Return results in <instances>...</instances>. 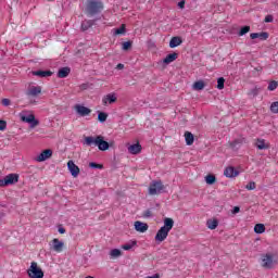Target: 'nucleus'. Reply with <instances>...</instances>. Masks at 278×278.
<instances>
[{
  "instance_id": "obj_33",
  "label": "nucleus",
  "mask_w": 278,
  "mask_h": 278,
  "mask_svg": "<svg viewBox=\"0 0 278 278\" xmlns=\"http://www.w3.org/2000/svg\"><path fill=\"white\" fill-rule=\"evenodd\" d=\"M250 31H251V26H243L238 33V36H245V34H249Z\"/></svg>"
},
{
  "instance_id": "obj_31",
  "label": "nucleus",
  "mask_w": 278,
  "mask_h": 278,
  "mask_svg": "<svg viewBox=\"0 0 278 278\" xmlns=\"http://www.w3.org/2000/svg\"><path fill=\"white\" fill-rule=\"evenodd\" d=\"M137 244V241H130V243L124 244L122 249H124V251H131V249H134V247H136Z\"/></svg>"
},
{
  "instance_id": "obj_22",
  "label": "nucleus",
  "mask_w": 278,
  "mask_h": 278,
  "mask_svg": "<svg viewBox=\"0 0 278 278\" xmlns=\"http://www.w3.org/2000/svg\"><path fill=\"white\" fill-rule=\"evenodd\" d=\"M67 75H71V67H62L58 72V77L60 79L66 78Z\"/></svg>"
},
{
  "instance_id": "obj_6",
  "label": "nucleus",
  "mask_w": 278,
  "mask_h": 278,
  "mask_svg": "<svg viewBox=\"0 0 278 278\" xmlns=\"http://www.w3.org/2000/svg\"><path fill=\"white\" fill-rule=\"evenodd\" d=\"M18 174H9L2 179H0V188H5L8 186H14V184H18Z\"/></svg>"
},
{
  "instance_id": "obj_4",
  "label": "nucleus",
  "mask_w": 278,
  "mask_h": 278,
  "mask_svg": "<svg viewBox=\"0 0 278 278\" xmlns=\"http://www.w3.org/2000/svg\"><path fill=\"white\" fill-rule=\"evenodd\" d=\"M27 275L29 278H45V271H42V268H40L36 262L30 263Z\"/></svg>"
},
{
  "instance_id": "obj_8",
  "label": "nucleus",
  "mask_w": 278,
  "mask_h": 278,
  "mask_svg": "<svg viewBox=\"0 0 278 278\" xmlns=\"http://www.w3.org/2000/svg\"><path fill=\"white\" fill-rule=\"evenodd\" d=\"M21 119L23 121V123H28L31 127V129H34V127H38V125H40V122L38 119H36V116L34 114H29L27 116L23 115L21 117Z\"/></svg>"
},
{
  "instance_id": "obj_5",
  "label": "nucleus",
  "mask_w": 278,
  "mask_h": 278,
  "mask_svg": "<svg viewBox=\"0 0 278 278\" xmlns=\"http://www.w3.org/2000/svg\"><path fill=\"white\" fill-rule=\"evenodd\" d=\"M164 188L162 180H153L149 186V194L152 197L155 194H162L164 192Z\"/></svg>"
},
{
  "instance_id": "obj_29",
  "label": "nucleus",
  "mask_w": 278,
  "mask_h": 278,
  "mask_svg": "<svg viewBox=\"0 0 278 278\" xmlns=\"http://www.w3.org/2000/svg\"><path fill=\"white\" fill-rule=\"evenodd\" d=\"M264 231H266V226H264V224H256L254 226L255 233H264Z\"/></svg>"
},
{
  "instance_id": "obj_49",
  "label": "nucleus",
  "mask_w": 278,
  "mask_h": 278,
  "mask_svg": "<svg viewBox=\"0 0 278 278\" xmlns=\"http://www.w3.org/2000/svg\"><path fill=\"white\" fill-rule=\"evenodd\" d=\"M146 278H160V274H155V275H153V276H148V277H146Z\"/></svg>"
},
{
  "instance_id": "obj_34",
  "label": "nucleus",
  "mask_w": 278,
  "mask_h": 278,
  "mask_svg": "<svg viewBox=\"0 0 278 278\" xmlns=\"http://www.w3.org/2000/svg\"><path fill=\"white\" fill-rule=\"evenodd\" d=\"M98 121H99L100 123H105V122L108 121V113H105V112H100V113L98 114Z\"/></svg>"
},
{
  "instance_id": "obj_48",
  "label": "nucleus",
  "mask_w": 278,
  "mask_h": 278,
  "mask_svg": "<svg viewBox=\"0 0 278 278\" xmlns=\"http://www.w3.org/2000/svg\"><path fill=\"white\" fill-rule=\"evenodd\" d=\"M59 233H66V229L64 227H59Z\"/></svg>"
},
{
  "instance_id": "obj_24",
  "label": "nucleus",
  "mask_w": 278,
  "mask_h": 278,
  "mask_svg": "<svg viewBox=\"0 0 278 278\" xmlns=\"http://www.w3.org/2000/svg\"><path fill=\"white\" fill-rule=\"evenodd\" d=\"M185 140H186V144H188V147H191V144H194V135H192V132L190 131H186Z\"/></svg>"
},
{
  "instance_id": "obj_53",
  "label": "nucleus",
  "mask_w": 278,
  "mask_h": 278,
  "mask_svg": "<svg viewBox=\"0 0 278 278\" xmlns=\"http://www.w3.org/2000/svg\"><path fill=\"white\" fill-rule=\"evenodd\" d=\"M86 278H94V277H92V276H87Z\"/></svg>"
},
{
  "instance_id": "obj_41",
  "label": "nucleus",
  "mask_w": 278,
  "mask_h": 278,
  "mask_svg": "<svg viewBox=\"0 0 278 278\" xmlns=\"http://www.w3.org/2000/svg\"><path fill=\"white\" fill-rule=\"evenodd\" d=\"M151 216H153V212L151 211V208H148L142 213L143 218H151Z\"/></svg>"
},
{
  "instance_id": "obj_17",
  "label": "nucleus",
  "mask_w": 278,
  "mask_h": 278,
  "mask_svg": "<svg viewBox=\"0 0 278 278\" xmlns=\"http://www.w3.org/2000/svg\"><path fill=\"white\" fill-rule=\"evenodd\" d=\"M135 229L139 231V233H144L149 231V225L142 222H135Z\"/></svg>"
},
{
  "instance_id": "obj_16",
  "label": "nucleus",
  "mask_w": 278,
  "mask_h": 278,
  "mask_svg": "<svg viewBox=\"0 0 278 278\" xmlns=\"http://www.w3.org/2000/svg\"><path fill=\"white\" fill-rule=\"evenodd\" d=\"M42 92V87L40 86H33L26 92L27 97H38Z\"/></svg>"
},
{
  "instance_id": "obj_45",
  "label": "nucleus",
  "mask_w": 278,
  "mask_h": 278,
  "mask_svg": "<svg viewBox=\"0 0 278 278\" xmlns=\"http://www.w3.org/2000/svg\"><path fill=\"white\" fill-rule=\"evenodd\" d=\"M273 21H274L273 15H267V16L265 17V23H273Z\"/></svg>"
},
{
  "instance_id": "obj_13",
  "label": "nucleus",
  "mask_w": 278,
  "mask_h": 278,
  "mask_svg": "<svg viewBox=\"0 0 278 278\" xmlns=\"http://www.w3.org/2000/svg\"><path fill=\"white\" fill-rule=\"evenodd\" d=\"M116 101H117L116 93H108L106 96L103 97L102 104L112 105V103H116Z\"/></svg>"
},
{
  "instance_id": "obj_50",
  "label": "nucleus",
  "mask_w": 278,
  "mask_h": 278,
  "mask_svg": "<svg viewBox=\"0 0 278 278\" xmlns=\"http://www.w3.org/2000/svg\"><path fill=\"white\" fill-rule=\"evenodd\" d=\"M80 88H81V90H86V89L88 88V85H87V84H83V85L80 86Z\"/></svg>"
},
{
  "instance_id": "obj_10",
  "label": "nucleus",
  "mask_w": 278,
  "mask_h": 278,
  "mask_svg": "<svg viewBox=\"0 0 278 278\" xmlns=\"http://www.w3.org/2000/svg\"><path fill=\"white\" fill-rule=\"evenodd\" d=\"M67 168L72 175V177H79V166L75 164L73 161L67 162Z\"/></svg>"
},
{
  "instance_id": "obj_2",
  "label": "nucleus",
  "mask_w": 278,
  "mask_h": 278,
  "mask_svg": "<svg viewBox=\"0 0 278 278\" xmlns=\"http://www.w3.org/2000/svg\"><path fill=\"white\" fill-rule=\"evenodd\" d=\"M84 144L87 147H98L99 151H108L110 149V143L101 135L85 137Z\"/></svg>"
},
{
  "instance_id": "obj_9",
  "label": "nucleus",
  "mask_w": 278,
  "mask_h": 278,
  "mask_svg": "<svg viewBox=\"0 0 278 278\" xmlns=\"http://www.w3.org/2000/svg\"><path fill=\"white\" fill-rule=\"evenodd\" d=\"M53 155V150L47 149L43 150L38 156L37 162H47Z\"/></svg>"
},
{
  "instance_id": "obj_44",
  "label": "nucleus",
  "mask_w": 278,
  "mask_h": 278,
  "mask_svg": "<svg viewBox=\"0 0 278 278\" xmlns=\"http://www.w3.org/2000/svg\"><path fill=\"white\" fill-rule=\"evenodd\" d=\"M178 8H180V10H184V8H186V0H181L180 2H178Z\"/></svg>"
},
{
  "instance_id": "obj_35",
  "label": "nucleus",
  "mask_w": 278,
  "mask_h": 278,
  "mask_svg": "<svg viewBox=\"0 0 278 278\" xmlns=\"http://www.w3.org/2000/svg\"><path fill=\"white\" fill-rule=\"evenodd\" d=\"M134 45L132 41H125L122 43V50L123 51H129L131 49V46Z\"/></svg>"
},
{
  "instance_id": "obj_32",
  "label": "nucleus",
  "mask_w": 278,
  "mask_h": 278,
  "mask_svg": "<svg viewBox=\"0 0 278 278\" xmlns=\"http://www.w3.org/2000/svg\"><path fill=\"white\" fill-rule=\"evenodd\" d=\"M205 181L208 186H213V184H216V176L214 175H207L205 177Z\"/></svg>"
},
{
  "instance_id": "obj_18",
  "label": "nucleus",
  "mask_w": 278,
  "mask_h": 278,
  "mask_svg": "<svg viewBox=\"0 0 278 278\" xmlns=\"http://www.w3.org/2000/svg\"><path fill=\"white\" fill-rule=\"evenodd\" d=\"M250 38L252 40H255L258 38V40H268V33L262 31V33H252L250 34Z\"/></svg>"
},
{
  "instance_id": "obj_37",
  "label": "nucleus",
  "mask_w": 278,
  "mask_h": 278,
  "mask_svg": "<svg viewBox=\"0 0 278 278\" xmlns=\"http://www.w3.org/2000/svg\"><path fill=\"white\" fill-rule=\"evenodd\" d=\"M121 34H125V24H123L119 28L114 29L115 36H121Z\"/></svg>"
},
{
  "instance_id": "obj_27",
  "label": "nucleus",
  "mask_w": 278,
  "mask_h": 278,
  "mask_svg": "<svg viewBox=\"0 0 278 278\" xmlns=\"http://www.w3.org/2000/svg\"><path fill=\"white\" fill-rule=\"evenodd\" d=\"M206 226L208 229H216V227H218V219H207Z\"/></svg>"
},
{
  "instance_id": "obj_38",
  "label": "nucleus",
  "mask_w": 278,
  "mask_h": 278,
  "mask_svg": "<svg viewBox=\"0 0 278 278\" xmlns=\"http://www.w3.org/2000/svg\"><path fill=\"white\" fill-rule=\"evenodd\" d=\"M278 83L276 80H271L267 87V90H277Z\"/></svg>"
},
{
  "instance_id": "obj_7",
  "label": "nucleus",
  "mask_w": 278,
  "mask_h": 278,
  "mask_svg": "<svg viewBox=\"0 0 278 278\" xmlns=\"http://www.w3.org/2000/svg\"><path fill=\"white\" fill-rule=\"evenodd\" d=\"M262 266L263 268H273L275 266V260L273 258V254L267 253L262 256Z\"/></svg>"
},
{
  "instance_id": "obj_11",
  "label": "nucleus",
  "mask_w": 278,
  "mask_h": 278,
  "mask_svg": "<svg viewBox=\"0 0 278 278\" xmlns=\"http://www.w3.org/2000/svg\"><path fill=\"white\" fill-rule=\"evenodd\" d=\"M244 142H247V139L244 137H240L238 139H235L233 141L229 142V147L230 149H233V151L240 149V147H242V144H244Z\"/></svg>"
},
{
  "instance_id": "obj_21",
  "label": "nucleus",
  "mask_w": 278,
  "mask_h": 278,
  "mask_svg": "<svg viewBox=\"0 0 278 278\" xmlns=\"http://www.w3.org/2000/svg\"><path fill=\"white\" fill-rule=\"evenodd\" d=\"M177 58H179V54L177 52L169 53L163 60V64H170V63L175 62V60H177Z\"/></svg>"
},
{
  "instance_id": "obj_23",
  "label": "nucleus",
  "mask_w": 278,
  "mask_h": 278,
  "mask_svg": "<svg viewBox=\"0 0 278 278\" xmlns=\"http://www.w3.org/2000/svg\"><path fill=\"white\" fill-rule=\"evenodd\" d=\"M33 75H35V77H51V75H53V72L51 71H34Z\"/></svg>"
},
{
  "instance_id": "obj_51",
  "label": "nucleus",
  "mask_w": 278,
  "mask_h": 278,
  "mask_svg": "<svg viewBox=\"0 0 278 278\" xmlns=\"http://www.w3.org/2000/svg\"><path fill=\"white\" fill-rule=\"evenodd\" d=\"M252 94H253L254 97H257V89H252Z\"/></svg>"
},
{
  "instance_id": "obj_46",
  "label": "nucleus",
  "mask_w": 278,
  "mask_h": 278,
  "mask_svg": "<svg viewBox=\"0 0 278 278\" xmlns=\"http://www.w3.org/2000/svg\"><path fill=\"white\" fill-rule=\"evenodd\" d=\"M2 105H5V106H8V105H10V99H2Z\"/></svg>"
},
{
  "instance_id": "obj_15",
  "label": "nucleus",
  "mask_w": 278,
  "mask_h": 278,
  "mask_svg": "<svg viewBox=\"0 0 278 278\" xmlns=\"http://www.w3.org/2000/svg\"><path fill=\"white\" fill-rule=\"evenodd\" d=\"M98 21H99V18L83 21L81 22V29H83V31H88V29H90V27H92L93 25H97Z\"/></svg>"
},
{
  "instance_id": "obj_47",
  "label": "nucleus",
  "mask_w": 278,
  "mask_h": 278,
  "mask_svg": "<svg viewBox=\"0 0 278 278\" xmlns=\"http://www.w3.org/2000/svg\"><path fill=\"white\" fill-rule=\"evenodd\" d=\"M240 212V206H235L232 210V214H238Z\"/></svg>"
},
{
  "instance_id": "obj_43",
  "label": "nucleus",
  "mask_w": 278,
  "mask_h": 278,
  "mask_svg": "<svg viewBox=\"0 0 278 278\" xmlns=\"http://www.w3.org/2000/svg\"><path fill=\"white\" fill-rule=\"evenodd\" d=\"M8 127V123L5 121L0 119V131H5V128Z\"/></svg>"
},
{
  "instance_id": "obj_26",
  "label": "nucleus",
  "mask_w": 278,
  "mask_h": 278,
  "mask_svg": "<svg viewBox=\"0 0 278 278\" xmlns=\"http://www.w3.org/2000/svg\"><path fill=\"white\" fill-rule=\"evenodd\" d=\"M255 147L260 151H264V149H268V144H266V141L264 139H257Z\"/></svg>"
},
{
  "instance_id": "obj_39",
  "label": "nucleus",
  "mask_w": 278,
  "mask_h": 278,
  "mask_svg": "<svg viewBox=\"0 0 278 278\" xmlns=\"http://www.w3.org/2000/svg\"><path fill=\"white\" fill-rule=\"evenodd\" d=\"M257 188V185L255 184V181H250L247 186H245V190H255Z\"/></svg>"
},
{
  "instance_id": "obj_1",
  "label": "nucleus",
  "mask_w": 278,
  "mask_h": 278,
  "mask_svg": "<svg viewBox=\"0 0 278 278\" xmlns=\"http://www.w3.org/2000/svg\"><path fill=\"white\" fill-rule=\"evenodd\" d=\"M103 10H105V4L103 3V0H87L85 8L87 16H99V14L103 12Z\"/></svg>"
},
{
  "instance_id": "obj_30",
  "label": "nucleus",
  "mask_w": 278,
  "mask_h": 278,
  "mask_svg": "<svg viewBox=\"0 0 278 278\" xmlns=\"http://www.w3.org/2000/svg\"><path fill=\"white\" fill-rule=\"evenodd\" d=\"M203 88H205L203 80H198L193 84V90H203Z\"/></svg>"
},
{
  "instance_id": "obj_14",
  "label": "nucleus",
  "mask_w": 278,
  "mask_h": 278,
  "mask_svg": "<svg viewBox=\"0 0 278 278\" xmlns=\"http://www.w3.org/2000/svg\"><path fill=\"white\" fill-rule=\"evenodd\" d=\"M75 110H76L77 114H79V116H88L92 112V110H90L84 105H80V104H76Z\"/></svg>"
},
{
  "instance_id": "obj_52",
  "label": "nucleus",
  "mask_w": 278,
  "mask_h": 278,
  "mask_svg": "<svg viewBox=\"0 0 278 278\" xmlns=\"http://www.w3.org/2000/svg\"><path fill=\"white\" fill-rule=\"evenodd\" d=\"M117 68H125V65H123L122 63H119V64L117 65Z\"/></svg>"
},
{
  "instance_id": "obj_40",
  "label": "nucleus",
  "mask_w": 278,
  "mask_h": 278,
  "mask_svg": "<svg viewBox=\"0 0 278 278\" xmlns=\"http://www.w3.org/2000/svg\"><path fill=\"white\" fill-rule=\"evenodd\" d=\"M270 111L273 112V114H278V101L271 103Z\"/></svg>"
},
{
  "instance_id": "obj_3",
  "label": "nucleus",
  "mask_w": 278,
  "mask_h": 278,
  "mask_svg": "<svg viewBox=\"0 0 278 278\" xmlns=\"http://www.w3.org/2000/svg\"><path fill=\"white\" fill-rule=\"evenodd\" d=\"M174 226H175V220H173V218L166 217L164 219V226L161 227L155 235V241L164 242V240L168 238V233L170 232V229H173Z\"/></svg>"
},
{
  "instance_id": "obj_42",
  "label": "nucleus",
  "mask_w": 278,
  "mask_h": 278,
  "mask_svg": "<svg viewBox=\"0 0 278 278\" xmlns=\"http://www.w3.org/2000/svg\"><path fill=\"white\" fill-rule=\"evenodd\" d=\"M89 167L90 168H98L99 170H101L103 168V165H101L99 163L91 162V163H89Z\"/></svg>"
},
{
  "instance_id": "obj_25",
  "label": "nucleus",
  "mask_w": 278,
  "mask_h": 278,
  "mask_svg": "<svg viewBox=\"0 0 278 278\" xmlns=\"http://www.w3.org/2000/svg\"><path fill=\"white\" fill-rule=\"evenodd\" d=\"M184 40H181V37H173L169 41L170 49H175V47H179Z\"/></svg>"
},
{
  "instance_id": "obj_12",
  "label": "nucleus",
  "mask_w": 278,
  "mask_h": 278,
  "mask_svg": "<svg viewBox=\"0 0 278 278\" xmlns=\"http://www.w3.org/2000/svg\"><path fill=\"white\" fill-rule=\"evenodd\" d=\"M51 249L55 251V253H62L64 250V242L60 241V239H53L51 243Z\"/></svg>"
},
{
  "instance_id": "obj_28",
  "label": "nucleus",
  "mask_w": 278,
  "mask_h": 278,
  "mask_svg": "<svg viewBox=\"0 0 278 278\" xmlns=\"http://www.w3.org/2000/svg\"><path fill=\"white\" fill-rule=\"evenodd\" d=\"M123 255V252H121L119 249H113L110 252L111 260H116V257H121Z\"/></svg>"
},
{
  "instance_id": "obj_36",
  "label": "nucleus",
  "mask_w": 278,
  "mask_h": 278,
  "mask_svg": "<svg viewBox=\"0 0 278 278\" xmlns=\"http://www.w3.org/2000/svg\"><path fill=\"white\" fill-rule=\"evenodd\" d=\"M225 88V78L224 77H219L217 79V89L218 90H223Z\"/></svg>"
},
{
  "instance_id": "obj_19",
  "label": "nucleus",
  "mask_w": 278,
  "mask_h": 278,
  "mask_svg": "<svg viewBox=\"0 0 278 278\" xmlns=\"http://www.w3.org/2000/svg\"><path fill=\"white\" fill-rule=\"evenodd\" d=\"M142 151V146L140 143H135L128 147V152L131 153V155H138Z\"/></svg>"
},
{
  "instance_id": "obj_20",
  "label": "nucleus",
  "mask_w": 278,
  "mask_h": 278,
  "mask_svg": "<svg viewBox=\"0 0 278 278\" xmlns=\"http://www.w3.org/2000/svg\"><path fill=\"white\" fill-rule=\"evenodd\" d=\"M224 175L225 177H238V175H240V173L238 170H236V168L233 167H227L225 170H224Z\"/></svg>"
}]
</instances>
